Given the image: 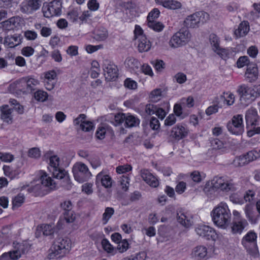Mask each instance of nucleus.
I'll list each match as a JSON object with an SVG mask.
<instances>
[{
    "mask_svg": "<svg viewBox=\"0 0 260 260\" xmlns=\"http://www.w3.org/2000/svg\"><path fill=\"white\" fill-rule=\"evenodd\" d=\"M71 249V241L67 237H57L49 250V259L61 258L69 253Z\"/></svg>",
    "mask_w": 260,
    "mask_h": 260,
    "instance_id": "f257e3e1",
    "label": "nucleus"
},
{
    "mask_svg": "<svg viewBox=\"0 0 260 260\" xmlns=\"http://www.w3.org/2000/svg\"><path fill=\"white\" fill-rule=\"evenodd\" d=\"M213 221L218 226L225 229L231 221V213L226 204L221 203L211 214Z\"/></svg>",
    "mask_w": 260,
    "mask_h": 260,
    "instance_id": "f03ea898",
    "label": "nucleus"
},
{
    "mask_svg": "<svg viewBox=\"0 0 260 260\" xmlns=\"http://www.w3.org/2000/svg\"><path fill=\"white\" fill-rule=\"evenodd\" d=\"M52 153V151H49L45 155L49 157L50 171L52 172L54 178L59 179H64L67 182V188L69 189L71 187V183L68 174L64 169L59 167V158L57 155H50Z\"/></svg>",
    "mask_w": 260,
    "mask_h": 260,
    "instance_id": "7ed1b4c3",
    "label": "nucleus"
},
{
    "mask_svg": "<svg viewBox=\"0 0 260 260\" xmlns=\"http://www.w3.org/2000/svg\"><path fill=\"white\" fill-rule=\"evenodd\" d=\"M256 234L253 231L249 232L242 239L241 243L248 253L253 257L258 255V250L256 244Z\"/></svg>",
    "mask_w": 260,
    "mask_h": 260,
    "instance_id": "20e7f679",
    "label": "nucleus"
},
{
    "mask_svg": "<svg viewBox=\"0 0 260 260\" xmlns=\"http://www.w3.org/2000/svg\"><path fill=\"white\" fill-rule=\"evenodd\" d=\"M74 178L79 182L87 181L91 176L87 166L82 162L75 164L72 169Z\"/></svg>",
    "mask_w": 260,
    "mask_h": 260,
    "instance_id": "39448f33",
    "label": "nucleus"
},
{
    "mask_svg": "<svg viewBox=\"0 0 260 260\" xmlns=\"http://www.w3.org/2000/svg\"><path fill=\"white\" fill-rule=\"evenodd\" d=\"M191 38V34L188 30L181 29L175 33L170 40V45L174 48H177L184 45L189 42Z\"/></svg>",
    "mask_w": 260,
    "mask_h": 260,
    "instance_id": "423d86ee",
    "label": "nucleus"
},
{
    "mask_svg": "<svg viewBox=\"0 0 260 260\" xmlns=\"http://www.w3.org/2000/svg\"><path fill=\"white\" fill-rule=\"evenodd\" d=\"M251 87L243 84L238 87L237 92L240 95V103L244 106H247L254 100L253 97Z\"/></svg>",
    "mask_w": 260,
    "mask_h": 260,
    "instance_id": "0eeeda50",
    "label": "nucleus"
},
{
    "mask_svg": "<svg viewBox=\"0 0 260 260\" xmlns=\"http://www.w3.org/2000/svg\"><path fill=\"white\" fill-rule=\"evenodd\" d=\"M61 3L60 1H53L49 4H44L42 7L43 16H57L61 15Z\"/></svg>",
    "mask_w": 260,
    "mask_h": 260,
    "instance_id": "6e6552de",
    "label": "nucleus"
},
{
    "mask_svg": "<svg viewBox=\"0 0 260 260\" xmlns=\"http://www.w3.org/2000/svg\"><path fill=\"white\" fill-rule=\"evenodd\" d=\"M103 69L106 80L110 81L115 80L118 77V69L116 65L108 59L103 60Z\"/></svg>",
    "mask_w": 260,
    "mask_h": 260,
    "instance_id": "1a4fd4ad",
    "label": "nucleus"
},
{
    "mask_svg": "<svg viewBox=\"0 0 260 260\" xmlns=\"http://www.w3.org/2000/svg\"><path fill=\"white\" fill-rule=\"evenodd\" d=\"M227 128L233 134H242L244 131L242 115L234 116L232 118V122L228 123Z\"/></svg>",
    "mask_w": 260,
    "mask_h": 260,
    "instance_id": "9d476101",
    "label": "nucleus"
},
{
    "mask_svg": "<svg viewBox=\"0 0 260 260\" xmlns=\"http://www.w3.org/2000/svg\"><path fill=\"white\" fill-rule=\"evenodd\" d=\"M196 233L200 237L207 239L215 240L217 234L215 231L208 225H199L195 229Z\"/></svg>",
    "mask_w": 260,
    "mask_h": 260,
    "instance_id": "9b49d317",
    "label": "nucleus"
},
{
    "mask_svg": "<svg viewBox=\"0 0 260 260\" xmlns=\"http://www.w3.org/2000/svg\"><path fill=\"white\" fill-rule=\"evenodd\" d=\"M211 183L214 188H219L223 191L234 190L235 189L233 183L225 181L222 177H215Z\"/></svg>",
    "mask_w": 260,
    "mask_h": 260,
    "instance_id": "f8f14e48",
    "label": "nucleus"
},
{
    "mask_svg": "<svg viewBox=\"0 0 260 260\" xmlns=\"http://www.w3.org/2000/svg\"><path fill=\"white\" fill-rule=\"evenodd\" d=\"M188 129L181 124L174 126L171 131L170 137L175 140L179 141L186 137L188 134Z\"/></svg>",
    "mask_w": 260,
    "mask_h": 260,
    "instance_id": "ddd939ff",
    "label": "nucleus"
},
{
    "mask_svg": "<svg viewBox=\"0 0 260 260\" xmlns=\"http://www.w3.org/2000/svg\"><path fill=\"white\" fill-rule=\"evenodd\" d=\"M14 250L11 251L15 256V258L18 259L22 254H25L28 251L30 248L29 244L26 241H24L21 243L14 242H13Z\"/></svg>",
    "mask_w": 260,
    "mask_h": 260,
    "instance_id": "4468645a",
    "label": "nucleus"
},
{
    "mask_svg": "<svg viewBox=\"0 0 260 260\" xmlns=\"http://www.w3.org/2000/svg\"><path fill=\"white\" fill-rule=\"evenodd\" d=\"M141 176L143 180L150 186L156 187L158 186L159 182L157 178L148 170H141Z\"/></svg>",
    "mask_w": 260,
    "mask_h": 260,
    "instance_id": "2eb2a0df",
    "label": "nucleus"
},
{
    "mask_svg": "<svg viewBox=\"0 0 260 260\" xmlns=\"http://www.w3.org/2000/svg\"><path fill=\"white\" fill-rule=\"evenodd\" d=\"M246 217L252 224L257 222L258 215L257 214L254 206L251 204H247L244 208Z\"/></svg>",
    "mask_w": 260,
    "mask_h": 260,
    "instance_id": "dca6fc26",
    "label": "nucleus"
},
{
    "mask_svg": "<svg viewBox=\"0 0 260 260\" xmlns=\"http://www.w3.org/2000/svg\"><path fill=\"white\" fill-rule=\"evenodd\" d=\"M40 6V0H28L22 4L21 11L23 13L29 14L38 9Z\"/></svg>",
    "mask_w": 260,
    "mask_h": 260,
    "instance_id": "f3484780",
    "label": "nucleus"
},
{
    "mask_svg": "<svg viewBox=\"0 0 260 260\" xmlns=\"http://www.w3.org/2000/svg\"><path fill=\"white\" fill-rule=\"evenodd\" d=\"M247 126L258 125V116L255 109L250 108L248 109L245 114Z\"/></svg>",
    "mask_w": 260,
    "mask_h": 260,
    "instance_id": "a211bd4d",
    "label": "nucleus"
},
{
    "mask_svg": "<svg viewBox=\"0 0 260 260\" xmlns=\"http://www.w3.org/2000/svg\"><path fill=\"white\" fill-rule=\"evenodd\" d=\"M23 37L20 34L8 36L5 38L4 44L10 48H14L22 43Z\"/></svg>",
    "mask_w": 260,
    "mask_h": 260,
    "instance_id": "6ab92c4d",
    "label": "nucleus"
},
{
    "mask_svg": "<svg viewBox=\"0 0 260 260\" xmlns=\"http://www.w3.org/2000/svg\"><path fill=\"white\" fill-rule=\"evenodd\" d=\"M61 207L65 211L64 213V219L67 223L73 222L74 220L75 217L73 216L72 212V204L70 201H66L61 203Z\"/></svg>",
    "mask_w": 260,
    "mask_h": 260,
    "instance_id": "aec40b11",
    "label": "nucleus"
},
{
    "mask_svg": "<svg viewBox=\"0 0 260 260\" xmlns=\"http://www.w3.org/2000/svg\"><path fill=\"white\" fill-rule=\"evenodd\" d=\"M247 225L248 222L245 219H234L231 227L232 232L234 234H241Z\"/></svg>",
    "mask_w": 260,
    "mask_h": 260,
    "instance_id": "412c9836",
    "label": "nucleus"
},
{
    "mask_svg": "<svg viewBox=\"0 0 260 260\" xmlns=\"http://www.w3.org/2000/svg\"><path fill=\"white\" fill-rule=\"evenodd\" d=\"M40 180L42 186L46 187L48 190L56 189V184L54 180L46 172H43L41 176Z\"/></svg>",
    "mask_w": 260,
    "mask_h": 260,
    "instance_id": "4be33fe9",
    "label": "nucleus"
},
{
    "mask_svg": "<svg viewBox=\"0 0 260 260\" xmlns=\"http://www.w3.org/2000/svg\"><path fill=\"white\" fill-rule=\"evenodd\" d=\"M245 77L249 82H252L256 80L258 77V70L255 64H250L248 66Z\"/></svg>",
    "mask_w": 260,
    "mask_h": 260,
    "instance_id": "5701e85b",
    "label": "nucleus"
},
{
    "mask_svg": "<svg viewBox=\"0 0 260 260\" xmlns=\"http://www.w3.org/2000/svg\"><path fill=\"white\" fill-rule=\"evenodd\" d=\"M155 3L169 9L176 10L181 7L180 2L175 0H155Z\"/></svg>",
    "mask_w": 260,
    "mask_h": 260,
    "instance_id": "b1692460",
    "label": "nucleus"
},
{
    "mask_svg": "<svg viewBox=\"0 0 260 260\" xmlns=\"http://www.w3.org/2000/svg\"><path fill=\"white\" fill-rule=\"evenodd\" d=\"M100 183L106 188H110L112 186V179L109 175H104L100 172L96 177L95 184L99 185Z\"/></svg>",
    "mask_w": 260,
    "mask_h": 260,
    "instance_id": "393cba45",
    "label": "nucleus"
},
{
    "mask_svg": "<svg viewBox=\"0 0 260 260\" xmlns=\"http://www.w3.org/2000/svg\"><path fill=\"white\" fill-rule=\"evenodd\" d=\"M207 248L205 246H198L196 247L192 252V255L196 260H202L207 257Z\"/></svg>",
    "mask_w": 260,
    "mask_h": 260,
    "instance_id": "a878e982",
    "label": "nucleus"
},
{
    "mask_svg": "<svg viewBox=\"0 0 260 260\" xmlns=\"http://www.w3.org/2000/svg\"><path fill=\"white\" fill-rule=\"evenodd\" d=\"M1 112V119L5 122L9 124L12 123L13 122L12 109L10 108L8 105H4L2 107Z\"/></svg>",
    "mask_w": 260,
    "mask_h": 260,
    "instance_id": "bb28decb",
    "label": "nucleus"
},
{
    "mask_svg": "<svg viewBox=\"0 0 260 260\" xmlns=\"http://www.w3.org/2000/svg\"><path fill=\"white\" fill-rule=\"evenodd\" d=\"M151 46V43L146 36H142L138 39V49L140 52L148 51Z\"/></svg>",
    "mask_w": 260,
    "mask_h": 260,
    "instance_id": "cd10ccee",
    "label": "nucleus"
},
{
    "mask_svg": "<svg viewBox=\"0 0 260 260\" xmlns=\"http://www.w3.org/2000/svg\"><path fill=\"white\" fill-rule=\"evenodd\" d=\"M22 81L26 84L28 92H32L36 90L37 85L39 84V81L37 79L29 77L22 79Z\"/></svg>",
    "mask_w": 260,
    "mask_h": 260,
    "instance_id": "c85d7f7f",
    "label": "nucleus"
},
{
    "mask_svg": "<svg viewBox=\"0 0 260 260\" xmlns=\"http://www.w3.org/2000/svg\"><path fill=\"white\" fill-rule=\"evenodd\" d=\"M249 30V25L248 21H243L238 27V29L235 31V34L237 37H241L245 36Z\"/></svg>",
    "mask_w": 260,
    "mask_h": 260,
    "instance_id": "c756f323",
    "label": "nucleus"
},
{
    "mask_svg": "<svg viewBox=\"0 0 260 260\" xmlns=\"http://www.w3.org/2000/svg\"><path fill=\"white\" fill-rule=\"evenodd\" d=\"M200 17H186L183 21L184 24L187 27L194 28L199 26L200 23H203V20L199 19Z\"/></svg>",
    "mask_w": 260,
    "mask_h": 260,
    "instance_id": "7c9ffc66",
    "label": "nucleus"
},
{
    "mask_svg": "<svg viewBox=\"0 0 260 260\" xmlns=\"http://www.w3.org/2000/svg\"><path fill=\"white\" fill-rule=\"evenodd\" d=\"M15 18L10 17L8 20L2 22L1 25L3 29L10 30L16 27L19 22L15 20Z\"/></svg>",
    "mask_w": 260,
    "mask_h": 260,
    "instance_id": "2f4dec72",
    "label": "nucleus"
},
{
    "mask_svg": "<svg viewBox=\"0 0 260 260\" xmlns=\"http://www.w3.org/2000/svg\"><path fill=\"white\" fill-rule=\"evenodd\" d=\"M140 123V120L132 115H126L124 119V125L128 127L138 126Z\"/></svg>",
    "mask_w": 260,
    "mask_h": 260,
    "instance_id": "473e14b6",
    "label": "nucleus"
},
{
    "mask_svg": "<svg viewBox=\"0 0 260 260\" xmlns=\"http://www.w3.org/2000/svg\"><path fill=\"white\" fill-rule=\"evenodd\" d=\"M148 26L156 31H161L164 28V25L161 22L153 20L154 17H147Z\"/></svg>",
    "mask_w": 260,
    "mask_h": 260,
    "instance_id": "72a5a7b5",
    "label": "nucleus"
},
{
    "mask_svg": "<svg viewBox=\"0 0 260 260\" xmlns=\"http://www.w3.org/2000/svg\"><path fill=\"white\" fill-rule=\"evenodd\" d=\"M108 37L107 30L103 27L99 28L95 33L94 38L99 41L105 40Z\"/></svg>",
    "mask_w": 260,
    "mask_h": 260,
    "instance_id": "f704fd0d",
    "label": "nucleus"
},
{
    "mask_svg": "<svg viewBox=\"0 0 260 260\" xmlns=\"http://www.w3.org/2000/svg\"><path fill=\"white\" fill-rule=\"evenodd\" d=\"M209 42L212 51L216 50L220 46L219 38L214 34H211L209 36Z\"/></svg>",
    "mask_w": 260,
    "mask_h": 260,
    "instance_id": "c9c22d12",
    "label": "nucleus"
},
{
    "mask_svg": "<svg viewBox=\"0 0 260 260\" xmlns=\"http://www.w3.org/2000/svg\"><path fill=\"white\" fill-rule=\"evenodd\" d=\"M219 56L222 59L226 60L229 56L230 50L227 48H223L219 46L218 48L213 51Z\"/></svg>",
    "mask_w": 260,
    "mask_h": 260,
    "instance_id": "e433bc0d",
    "label": "nucleus"
},
{
    "mask_svg": "<svg viewBox=\"0 0 260 260\" xmlns=\"http://www.w3.org/2000/svg\"><path fill=\"white\" fill-rule=\"evenodd\" d=\"M114 213V210L112 207H107L105 209V212L103 214L102 220L104 224H106L109 219Z\"/></svg>",
    "mask_w": 260,
    "mask_h": 260,
    "instance_id": "4c0bfd02",
    "label": "nucleus"
},
{
    "mask_svg": "<svg viewBox=\"0 0 260 260\" xmlns=\"http://www.w3.org/2000/svg\"><path fill=\"white\" fill-rule=\"evenodd\" d=\"M233 165L236 167H242L245 165L248 164V162L246 160L244 155H240L236 157L233 161Z\"/></svg>",
    "mask_w": 260,
    "mask_h": 260,
    "instance_id": "58836bf2",
    "label": "nucleus"
},
{
    "mask_svg": "<svg viewBox=\"0 0 260 260\" xmlns=\"http://www.w3.org/2000/svg\"><path fill=\"white\" fill-rule=\"evenodd\" d=\"M161 90L160 88H156L152 90L150 95L149 98L151 101L156 102L159 101L161 96Z\"/></svg>",
    "mask_w": 260,
    "mask_h": 260,
    "instance_id": "ea45409f",
    "label": "nucleus"
},
{
    "mask_svg": "<svg viewBox=\"0 0 260 260\" xmlns=\"http://www.w3.org/2000/svg\"><path fill=\"white\" fill-rule=\"evenodd\" d=\"M43 234L45 236H51L56 233V229L52 224H45L42 227Z\"/></svg>",
    "mask_w": 260,
    "mask_h": 260,
    "instance_id": "a19ab883",
    "label": "nucleus"
},
{
    "mask_svg": "<svg viewBox=\"0 0 260 260\" xmlns=\"http://www.w3.org/2000/svg\"><path fill=\"white\" fill-rule=\"evenodd\" d=\"M177 219L178 222L185 227L187 228L191 225L190 220L187 219L186 215L183 213H181L180 215L178 214Z\"/></svg>",
    "mask_w": 260,
    "mask_h": 260,
    "instance_id": "79ce46f5",
    "label": "nucleus"
},
{
    "mask_svg": "<svg viewBox=\"0 0 260 260\" xmlns=\"http://www.w3.org/2000/svg\"><path fill=\"white\" fill-rule=\"evenodd\" d=\"M24 196L23 194L21 193L18 194L17 196H16L12 201V208L14 209V208H18L21 206L22 203L24 202Z\"/></svg>",
    "mask_w": 260,
    "mask_h": 260,
    "instance_id": "37998d69",
    "label": "nucleus"
},
{
    "mask_svg": "<svg viewBox=\"0 0 260 260\" xmlns=\"http://www.w3.org/2000/svg\"><path fill=\"white\" fill-rule=\"evenodd\" d=\"M125 64L128 67L134 69L135 68H138L139 62L138 60L133 57H128L125 60Z\"/></svg>",
    "mask_w": 260,
    "mask_h": 260,
    "instance_id": "c03bdc74",
    "label": "nucleus"
},
{
    "mask_svg": "<svg viewBox=\"0 0 260 260\" xmlns=\"http://www.w3.org/2000/svg\"><path fill=\"white\" fill-rule=\"evenodd\" d=\"M47 93L43 90H38L34 94L35 99L40 102H44L47 99Z\"/></svg>",
    "mask_w": 260,
    "mask_h": 260,
    "instance_id": "a18cd8bd",
    "label": "nucleus"
},
{
    "mask_svg": "<svg viewBox=\"0 0 260 260\" xmlns=\"http://www.w3.org/2000/svg\"><path fill=\"white\" fill-rule=\"evenodd\" d=\"M210 143L211 146L214 149H220L224 147V143L218 139H211Z\"/></svg>",
    "mask_w": 260,
    "mask_h": 260,
    "instance_id": "49530a36",
    "label": "nucleus"
},
{
    "mask_svg": "<svg viewBox=\"0 0 260 260\" xmlns=\"http://www.w3.org/2000/svg\"><path fill=\"white\" fill-rule=\"evenodd\" d=\"M117 244L118 245L117 246V249L120 253H122L126 251L127 249L128 248L129 244L126 239L121 240Z\"/></svg>",
    "mask_w": 260,
    "mask_h": 260,
    "instance_id": "de8ad7c7",
    "label": "nucleus"
},
{
    "mask_svg": "<svg viewBox=\"0 0 260 260\" xmlns=\"http://www.w3.org/2000/svg\"><path fill=\"white\" fill-rule=\"evenodd\" d=\"M102 244L104 250L108 252L114 253L115 252V250L107 239H104L102 241Z\"/></svg>",
    "mask_w": 260,
    "mask_h": 260,
    "instance_id": "09e8293b",
    "label": "nucleus"
},
{
    "mask_svg": "<svg viewBox=\"0 0 260 260\" xmlns=\"http://www.w3.org/2000/svg\"><path fill=\"white\" fill-rule=\"evenodd\" d=\"M80 126L81 129L85 132H90L92 130L93 128L92 122L89 121H86L85 120L83 122H82Z\"/></svg>",
    "mask_w": 260,
    "mask_h": 260,
    "instance_id": "8fccbe9b",
    "label": "nucleus"
},
{
    "mask_svg": "<svg viewBox=\"0 0 260 260\" xmlns=\"http://www.w3.org/2000/svg\"><path fill=\"white\" fill-rule=\"evenodd\" d=\"M129 180L127 176L123 175L119 181L121 188L124 191H127L128 188Z\"/></svg>",
    "mask_w": 260,
    "mask_h": 260,
    "instance_id": "3c124183",
    "label": "nucleus"
},
{
    "mask_svg": "<svg viewBox=\"0 0 260 260\" xmlns=\"http://www.w3.org/2000/svg\"><path fill=\"white\" fill-rule=\"evenodd\" d=\"M249 60L248 56H241L239 58L237 61V67L238 68H242L245 66H248V65H250V64H249Z\"/></svg>",
    "mask_w": 260,
    "mask_h": 260,
    "instance_id": "603ef678",
    "label": "nucleus"
},
{
    "mask_svg": "<svg viewBox=\"0 0 260 260\" xmlns=\"http://www.w3.org/2000/svg\"><path fill=\"white\" fill-rule=\"evenodd\" d=\"M28 155L30 157L38 158L41 156V152L39 148L34 147L28 150Z\"/></svg>",
    "mask_w": 260,
    "mask_h": 260,
    "instance_id": "864d4df0",
    "label": "nucleus"
},
{
    "mask_svg": "<svg viewBox=\"0 0 260 260\" xmlns=\"http://www.w3.org/2000/svg\"><path fill=\"white\" fill-rule=\"evenodd\" d=\"M176 82L179 84H183L187 80V77L185 74L183 73L179 72L174 77Z\"/></svg>",
    "mask_w": 260,
    "mask_h": 260,
    "instance_id": "5fc2aeb1",
    "label": "nucleus"
},
{
    "mask_svg": "<svg viewBox=\"0 0 260 260\" xmlns=\"http://www.w3.org/2000/svg\"><path fill=\"white\" fill-rule=\"evenodd\" d=\"M248 163L256 159L258 157V153L255 151H250L244 154Z\"/></svg>",
    "mask_w": 260,
    "mask_h": 260,
    "instance_id": "6e6d98bb",
    "label": "nucleus"
},
{
    "mask_svg": "<svg viewBox=\"0 0 260 260\" xmlns=\"http://www.w3.org/2000/svg\"><path fill=\"white\" fill-rule=\"evenodd\" d=\"M134 40L141 39L142 36H145L143 34V30L138 25H136L135 30L134 31Z\"/></svg>",
    "mask_w": 260,
    "mask_h": 260,
    "instance_id": "4d7b16f0",
    "label": "nucleus"
},
{
    "mask_svg": "<svg viewBox=\"0 0 260 260\" xmlns=\"http://www.w3.org/2000/svg\"><path fill=\"white\" fill-rule=\"evenodd\" d=\"M230 200L235 204H243L244 200L240 197L238 194L234 193L230 196Z\"/></svg>",
    "mask_w": 260,
    "mask_h": 260,
    "instance_id": "13d9d810",
    "label": "nucleus"
},
{
    "mask_svg": "<svg viewBox=\"0 0 260 260\" xmlns=\"http://www.w3.org/2000/svg\"><path fill=\"white\" fill-rule=\"evenodd\" d=\"M132 169V167L131 165H126L117 167L116 172L119 174H122L130 171Z\"/></svg>",
    "mask_w": 260,
    "mask_h": 260,
    "instance_id": "bf43d9fd",
    "label": "nucleus"
},
{
    "mask_svg": "<svg viewBox=\"0 0 260 260\" xmlns=\"http://www.w3.org/2000/svg\"><path fill=\"white\" fill-rule=\"evenodd\" d=\"M35 50L30 46L25 47L22 48L21 53L25 56L29 57L32 55L34 53Z\"/></svg>",
    "mask_w": 260,
    "mask_h": 260,
    "instance_id": "052dcab7",
    "label": "nucleus"
},
{
    "mask_svg": "<svg viewBox=\"0 0 260 260\" xmlns=\"http://www.w3.org/2000/svg\"><path fill=\"white\" fill-rule=\"evenodd\" d=\"M255 195V192L253 190H248L244 194L243 200L246 202H251L253 200Z\"/></svg>",
    "mask_w": 260,
    "mask_h": 260,
    "instance_id": "680f3d73",
    "label": "nucleus"
},
{
    "mask_svg": "<svg viewBox=\"0 0 260 260\" xmlns=\"http://www.w3.org/2000/svg\"><path fill=\"white\" fill-rule=\"evenodd\" d=\"M124 86L131 89H135L137 86V83L129 78H127L125 80Z\"/></svg>",
    "mask_w": 260,
    "mask_h": 260,
    "instance_id": "e2e57ef3",
    "label": "nucleus"
},
{
    "mask_svg": "<svg viewBox=\"0 0 260 260\" xmlns=\"http://www.w3.org/2000/svg\"><path fill=\"white\" fill-rule=\"evenodd\" d=\"M150 126L154 130H157L159 128V120L155 117H152L150 120Z\"/></svg>",
    "mask_w": 260,
    "mask_h": 260,
    "instance_id": "0e129e2a",
    "label": "nucleus"
},
{
    "mask_svg": "<svg viewBox=\"0 0 260 260\" xmlns=\"http://www.w3.org/2000/svg\"><path fill=\"white\" fill-rule=\"evenodd\" d=\"M176 121V118L173 114H170L165 121V124L166 126H171L173 125Z\"/></svg>",
    "mask_w": 260,
    "mask_h": 260,
    "instance_id": "69168bd1",
    "label": "nucleus"
},
{
    "mask_svg": "<svg viewBox=\"0 0 260 260\" xmlns=\"http://www.w3.org/2000/svg\"><path fill=\"white\" fill-rule=\"evenodd\" d=\"M157 109V106L152 104H147L145 107V112L148 115L155 114Z\"/></svg>",
    "mask_w": 260,
    "mask_h": 260,
    "instance_id": "338daca9",
    "label": "nucleus"
},
{
    "mask_svg": "<svg viewBox=\"0 0 260 260\" xmlns=\"http://www.w3.org/2000/svg\"><path fill=\"white\" fill-rule=\"evenodd\" d=\"M14 255L11 251L9 252H6L2 254L0 257V260H16Z\"/></svg>",
    "mask_w": 260,
    "mask_h": 260,
    "instance_id": "774afa93",
    "label": "nucleus"
}]
</instances>
